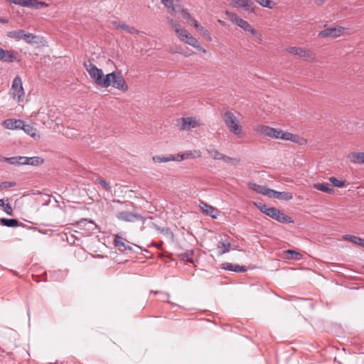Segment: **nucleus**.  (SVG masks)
I'll list each match as a JSON object with an SVG mask.
<instances>
[{"mask_svg": "<svg viewBox=\"0 0 364 364\" xmlns=\"http://www.w3.org/2000/svg\"><path fill=\"white\" fill-rule=\"evenodd\" d=\"M248 186L252 191H254L258 193L262 194V195H264V193H265V191L267 188V186H265L258 185L255 183H250L248 184Z\"/></svg>", "mask_w": 364, "mask_h": 364, "instance_id": "obj_31", "label": "nucleus"}, {"mask_svg": "<svg viewBox=\"0 0 364 364\" xmlns=\"http://www.w3.org/2000/svg\"><path fill=\"white\" fill-rule=\"evenodd\" d=\"M193 252L191 250L190 252H187L182 254L181 258L183 260H184L186 262L193 263Z\"/></svg>", "mask_w": 364, "mask_h": 364, "instance_id": "obj_37", "label": "nucleus"}, {"mask_svg": "<svg viewBox=\"0 0 364 364\" xmlns=\"http://www.w3.org/2000/svg\"><path fill=\"white\" fill-rule=\"evenodd\" d=\"M223 268L224 269L235 272H245L246 271L245 267L240 266L238 264H234L229 262H225L223 264Z\"/></svg>", "mask_w": 364, "mask_h": 364, "instance_id": "obj_22", "label": "nucleus"}, {"mask_svg": "<svg viewBox=\"0 0 364 364\" xmlns=\"http://www.w3.org/2000/svg\"><path fill=\"white\" fill-rule=\"evenodd\" d=\"M273 138L291 141L300 145L306 144L307 142L305 139L299 136V135L284 132L279 129H275V134H274Z\"/></svg>", "mask_w": 364, "mask_h": 364, "instance_id": "obj_5", "label": "nucleus"}, {"mask_svg": "<svg viewBox=\"0 0 364 364\" xmlns=\"http://www.w3.org/2000/svg\"><path fill=\"white\" fill-rule=\"evenodd\" d=\"M313 187L320 191L325 192L329 194H332L334 192V189L331 187L328 183H316L313 185Z\"/></svg>", "mask_w": 364, "mask_h": 364, "instance_id": "obj_20", "label": "nucleus"}, {"mask_svg": "<svg viewBox=\"0 0 364 364\" xmlns=\"http://www.w3.org/2000/svg\"><path fill=\"white\" fill-rule=\"evenodd\" d=\"M114 242V245L117 247L121 251L126 250H132V247L129 245H126V243L124 242V239L118 235L115 236Z\"/></svg>", "mask_w": 364, "mask_h": 364, "instance_id": "obj_26", "label": "nucleus"}, {"mask_svg": "<svg viewBox=\"0 0 364 364\" xmlns=\"http://www.w3.org/2000/svg\"><path fill=\"white\" fill-rule=\"evenodd\" d=\"M284 254L286 255V258L289 259L299 260L302 257V255L301 253L291 250L285 251Z\"/></svg>", "mask_w": 364, "mask_h": 364, "instance_id": "obj_30", "label": "nucleus"}, {"mask_svg": "<svg viewBox=\"0 0 364 364\" xmlns=\"http://www.w3.org/2000/svg\"><path fill=\"white\" fill-rule=\"evenodd\" d=\"M254 130L258 134H262L272 138H273V136L275 134L274 128L262 124H258L255 127Z\"/></svg>", "mask_w": 364, "mask_h": 364, "instance_id": "obj_15", "label": "nucleus"}, {"mask_svg": "<svg viewBox=\"0 0 364 364\" xmlns=\"http://www.w3.org/2000/svg\"><path fill=\"white\" fill-rule=\"evenodd\" d=\"M98 182L105 191H110L111 187L109 186V183L107 181L103 180V179H99Z\"/></svg>", "mask_w": 364, "mask_h": 364, "instance_id": "obj_47", "label": "nucleus"}, {"mask_svg": "<svg viewBox=\"0 0 364 364\" xmlns=\"http://www.w3.org/2000/svg\"><path fill=\"white\" fill-rule=\"evenodd\" d=\"M325 0H315V3L317 4V5H321L323 2H324Z\"/></svg>", "mask_w": 364, "mask_h": 364, "instance_id": "obj_59", "label": "nucleus"}, {"mask_svg": "<svg viewBox=\"0 0 364 364\" xmlns=\"http://www.w3.org/2000/svg\"><path fill=\"white\" fill-rule=\"evenodd\" d=\"M109 80L108 87L112 86L118 90L126 91L128 89V86L126 83L125 80L120 73H116L112 72L107 75Z\"/></svg>", "mask_w": 364, "mask_h": 364, "instance_id": "obj_4", "label": "nucleus"}, {"mask_svg": "<svg viewBox=\"0 0 364 364\" xmlns=\"http://www.w3.org/2000/svg\"><path fill=\"white\" fill-rule=\"evenodd\" d=\"M7 36L16 41L23 40L28 43H35V39L36 38V36L33 34L27 33L22 29L9 31L7 33Z\"/></svg>", "mask_w": 364, "mask_h": 364, "instance_id": "obj_6", "label": "nucleus"}, {"mask_svg": "<svg viewBox=\"0 0 364 364\" xmlns=\"http://www.w3.org/2000/svg\"><path fill=\"white\" fill-rule=\"evenodd\" d=\"M225 14L233 23L236 24L239 27H240L245 21L232 11H226Z\"/></svg>", "mask_w": 364, "mask_h": 364, "instance_id": "obj_27", "label": "nucleus"}, {"mask_svg": "<svg viewBox=\"0 0 364 364\" xmlns=\"http://www.w3.org/2000/svg\"><path fill=\"white\" fill-rule=\"evenodd\" d=\"M199 32L207 41H210L212 40V38L208 31L205 29L204 27H200Z\"/></svg>", "mask_w": 364, "mask_h": 364, "instance_id": "obj_44", "label": "nucleus"}, {"mask_svg": "<svg viewBox=\"0 0 364 364\" xmlns=\"http://www.w3.org/2000/svg\"><path fill=\"white\" fill-rule=\"evenodd\" d=\"M6 159H8V158H6V157H3L1 161H6Z\"/></svg>", "mask_w": 364, "mask_h": 364, "instance_id": "obj_62", "label": "nucleus"}, {"mask_svg": "<svg viewBox=\"0 0 364 364\" xmlns=\"http://www.w3.org/2000/svg\"><path fill=\"white\" fill-rule=\"evenodd\" d=\"M256 1L263 7L272 9L274 6L272 0H256Z\"/></svg>", "mask_w": 364, "mask_h": 364, "instance_id": "obj_40", "label": "nucleus"}, {"mask_svg": "<svg viewBox=\"0 0 364 364\" xmlns=\"http://www.w3.org/2000/svg\"><path fill=\"white\" fill-rule=\"evenodd\" d=\"M151 292L156 294H162L164 295V297L162 298L163 299H164L165 298H168L169 297V294H167V293H163V292H161V291H151Z\"/></svg>", "mask_w": 364, "mask_h": 364, "instance_id": "obj_54", "label": "nucleus"}, {"mask_svg": "<svg viewBox=\"0 0 364 364\" xmlns=\"http://www.w3.org/2000/svg\"><path fill=\"white\" fill-rule=\"evenodd\" d=\"M8 1L13 3L16 5H20L22 6H26L28 7V5H29V3H31V0H7Z\"/></svg>", "mask_w": 364, "mask_h": 364, "instance_id": "obj_41", "label": "nucleus"}, {"mask_svg": "<svg viewBox=\"0 0 364 364\" xmlns=\"http://www.w3.org/2000/svg\"><path fill=\"white\" fill-rule=\"evenodd\" d=\"M201 125L199 120L193 117H182L181 118V130H189L193 128L200 127Z\"/></svg>", "mask_w": 364, "mask_h": 364, "instance_id": "obj_11", "label": "nucleus"}, {"mask_svg": "<svg viewBox=\"0 0 364 364\" xmlns=\"http://www.w3.org/2000/svg\"><path fill=\"white\" fill-rule=\"evenodd\" d=\"M363 269H364V265H363Z\"/></svg>", "mask_w": 364, "mask_h": 364, "instance_id": "obj_64", "label": "nucleus"}, {"mask_svg": "<svg viewBox=\"0 0 364 364\" xmlns=\"http://www.w3.org/2000/svg\"><path fill=\"white\" fill-rule=\"evenodd\" d=\"M21 129H23L28 135L31 136L34 139L38 140L40 139V134H38V130L34 127L29 124H25L23 122V127L21 128Z\"/></svg>", "mask_w": 364, "mask_h": 364, "instance_id": "obj_19", "label": "nucleus"}, {"mask_svg": "<svg viewBox=\"0 0 364 364\" xmlns=\"http://www.w3.org/2000/svg\"><path fill=\"white\" fill-rule=\"evenodd\" d=\"M129 28V26L126 24V23H122V26H120V28H119V29L124 30V31H125L127 32H128Z\"/></svg>", "mask_w": 364, "mask_h": 364, "instance_id": "obj_53", "label": "nucleus"}, {"mask_svg": "<svg viewBox=\"0 0 364 364\" xmlns=\"http://www.w3.org/2000/svg\"><path fill=\"white\" fill-rule=\"evenodd\" d=\"M23 122L21 119H8L3 122V125L8 129H21L23 127Z\"/></svg>", "mask_w": 364, "mask_h": 364, "instance_id": "obj_14", "label": "nucleus"}, {"mask_svg": "<svg viewBox=\"0 0 364 364\" xmlns=\"http://www.w3.org/2000/svg\"><path fill=\"white\" fill-rule=\"evenodd\" d=\"M168 20L169 23H170L171 26L172 27V28L174 29L175 32H176V30H178L181 28L180 24H178L177 22H176L173 19L168 18Z\"/></svg>", "mask_w": 364, "mask_h": 364, "instance_id": "obj_48", "label": "nucleus"}, {"mask_svg": "<svg viewBox=\"0 0 364 364\" xmlns=\"http://www.w3.org/2000/svg\"><path fill=\"white\" fill-rule=\"evenodd\" d=\"M181 14H182V16L184 18H187V19H189L191 18V16L190 14H188V12L185 10V9H182L181 10Z\"/></svg>", "mask_w": 364, "mask_h": 364, "instance_id": "obj_52", "label": "nucleus"}, {"mask_svg": "<svg viewBox=\"0 0 364 364\" xmlns=\"http://www.w3.org/2000/svg\"><path fill=\"white\" fill-rule=\"evenodd\" d=\"M348 158L353 164H364V152H352Z\"/></svg>", "mask_w": 364, "mask_h": 364, "instance_id": "obj_23", "label": "nucleus"}, {"mask_svg": "<svg viewBox=\"0 0 364 364\" xmlns=\"http://www.w3.org/2000/svg\"><path fill=\"white\" fill-rule=\"evenodd\" d=\"M201 156V153L198 150L187 151L182 154H178L176 157L178 159V161H182L190 158H199Z\"/></svg>", "mask_w": 364, "mask_h": 364, "instance_id": "obj_18", "label": "nucleus"}, {"mask_svg": "<svg viewBox=\"0 0 364 364\" xmlns=\"http://www.w3.org/2000/svg\"><path fill=\"white\" fill-rule=\"evenodd\" d=\"M183 42L194 48L199 47V42L195 37L191 35H190Z\"/></svg>", "mask_w": 364, "mask_h": 364, "instance_id": "obj_35", "label": "nucleus"}, {"mask_svg": "<svg viewBox=\"0 0 364 364\" xmlns=\"http://www.w3.org/2000/svg\"><path fill=\"white\" fill-rule=\"evenodd\" d=\"M11 90H13V97L16 98L18 102L23 100L25 92L22 86V80L20 76L17 75L13 80Z\"/></svg>", "mask_w": 364, "mask_h": 364, "instance_id": "obj_7", "label": "nucleus"}, {"mask_svg": "<svg viewBox=\"0 0 364 364\" xmlns=\"http://www.w3.org/2000/svg\"><path fill=\"white\" fill-rule=\"evenodd\" d=\"M16 185L15 182L12 181H4L0 183V190L7 189L11 187H14Z\"/></svg>", "mask_w": 364, "mask_h": 364, "instance_id": "obj_43", "label": "nucleus"}, {"mask_svg": "<svg viewBox=\"0 0 364 364\" xmlns=\"http://www.w3.org/2000/svg\"><path fill=\"white\" fill-rule=\"evenodd\" d=\"M343 239L346 241H350L352 243L364 247V239L350 235H343Z\"/></svg>", "mask_w": 364, "mask_h": 364, "instance_id": "obj_24", "label": "nucleus"}, {"mask_svg": "<svg viewBox=\"0 0 364 364\" xmlns=\"http://www.w3.org/2000/svg\"><path fill=\"white\" fill-rule=\"evenodd\" d=\"M18 53L14 50H5L0 47V60L2 62L12 63L16 60Z\"/></svg>", "mask_w": 364, "mask_h": 364, "instance_id": "obj_10", "label": "nucleus"}, {"mask_svg": "<svg viewBox=\"0 0 364 364\" xmlns=\"http://www.w3.org/2000/svg\"><path fill=\"white\" fill-rule=\"evenodd\" d=\"M84 67L89 73L90 77L95 81V84L104 88L108 87L109 80L106 75H104L102 70L91 63L90 60L84 62Z\"/></svg>", "mask_w": 364, "mask_h": 364, "instance_id": "obj_2", "label": "nucleus"}, {"mask_svg": "<svg viewBox=\"0 0 364 364\" xmlns=\"http://www.w3.org/2000/svg\"><path fill=\"white\" fill-rule=\"evenodd\" d=\"M229 2L233 7L244 8L247 11L252 10L254 6L251 0H229Z\"/></svg>", "mask_w": 364, "mask_h": 364, "instance_id": "obj_13", "label": "nucleus"}, {"mask_svg": "<svg viewBox=\"0 0 364 364\" xmlns=\"http://www.w3.org/2000/svg\"><path fill=\"white\" fill-rule=\"evenodd\" d=\"M286 50L293 55L299 56L304 60H313L314 55L309 50L300 47H289Z\"/></svg>", "mask_w": 364, "mask_h": 364, "instance_id": "obj_9", "label": "nucleus"}, {"mask_svg": "<svg viewBox=\"0 0 364 364\" xmlns=\"http://www.w3.org/2000/svg\"><path fill=\"white\" fill-rule=\"evenodd\" d=\"M223 119L230 132L237 137H242L243 136L242 126L232 112L228 110L224 112Z\"/></svg>", "mask_w": 364, "mask_h": 364, "instance_id": "obj_3", "label": "nucleus"}, {"mask_svg": "<svg viewBox=\"0 0 364 364\" xmlns=\"http://www.w3.org/2000/svg\"><path fill=\"white\" fill-rule=\"evenodd\" d=\"M7 22H8V21L6 19L2 18H0V23H6Z\"/></svg>", "mask_w": 364, "mask_h": 364, "instance_id": "obj_61", "label": "nucleus"}, {"mask_svg": "<svg viewBox=\"0 0 364 364\" xmlns=\"http://www.w3.org/2000/svg\"><path fill=\"white\" fill-rule=\"evenodd\" d=\"M196 48H198V50L201 51L203 53H206V50L205 48H203V47H201L200 45H199V47H196Z\"/></svg>", "mask_w": 364, "mask_h": 364, "instance_id": "obj_58", "label": "nucleus"}, {"mask_svg": "<svg viewBox=\"0 0 364 364\" xmlns=\"http://www.w3.org/2000/svg\"><path fill=\"white\" fill-rule=\"evenodd\" d=\"M87 221V220H84L81 221V223H85Z\"/></svg>", "mask_w": 364, "mask_h": 364, "instance_id": "obj_63", "label": "nucleus"}, {"mask_svg": "<svg viewBox=\"0 0 364 364\" xmlns=\"http://www.w3.org/2000/svg\"><path fill=\"white\" fill-rule=\"evenodd\" d=\"M275 198L278 200H290L293 198V195L290 192H279L277 191L276 197Z\"/></svg>", "mask_w": 364, "mask_h": 364, "instance_id": "obj_32", "label": "nucleus"}, {"mask_svg": "<svg viewBox=\"0 0 364 364\" xmlns=\"http://www.w3.org/2000/svg\"><path fill=\"white\" fill-rule=\"evenodd\" d=\"M208 155L215 160H223L224 154L215 149H207Z\"/></svg>", "mask_w": 364, "mask_h": 364, "instance_id": "obj_33", "label": "nucleus"}, {"mask_svg": "<svg viewBox=\"0 0 364 364\" xmlns=\"http://www.w3.org/2000/svg\"><path fill=\"white\" fill-rule=\"evenodd\" d=\"M250 35H251L254 40L259 43L262 42V35L260 32L256 30L255 28L251 26L248 31H247Z\"/></svg>", "mask_w": 364, "mask_h": 364, "instance_id": "obj_29", "label": "nucleus"}, {"mask_svg": "<svg viewBox=\"0 0 364 364\" xmlns=\"http://www.w3.org/2000/svg\"><path fill=\"white\" fill-rule=\"evenodd\" d=\"M161 3L171 12L176 11L173 0H161Z\"/></svg>", "mask_w": 364, "mask_h": 364, "instance_id": "obj_42", "label": "nucleus"}, {"mask_svg": "<svg viewBox=\"0 0 364 364\" xmlns=\"http://www.w3.org/2000/svg\"><path fill=\"white\" fill-rule=\"evenodd\" d=\"M277 194V191L272 190L267 187L264 195L271 198H275Z\"/></svg>", "mask_w": 364, "mask_h": 364, "instance_id": "obj_46", "label": "nucleus"}, {"mask_svg": "<svg viewBox=\"0 0 364 364\" xmlns=\"http://www.w3.org/2000/svg\"><path fill=\"white\" fill-rule=\"evenodd\" d=\"M193 21V26L196 28H197L198 30V31H200V27H202L198 22L197 21H196L195 19H192Z\"/></svg>", "mask_w": 364, "mask_h": 364, "instance_id": "obj_56", "label": "nucleus"}, {"mask_svg": "<svg viewBox=\"0 0 364 364\" xmlns=\"http://www.w3.org/2000/svg\"><path fill=\"white\" fill-rule=\"evenodd\" d=\"M176 33L182 41H184L191 35L186 29L181 28L176 30Z\"/></svg>", "mask_w": 364, "mask_h": 364, "instance_id": "obj_34", "label": "nucleus"}, {"mask_svg": "<svg viewBox=\"0 0 364 364\" xmlns=\"http://www.w3.org/2000/svg\"><path fill=\"white\" fill-rule=\"evenodd\" d=\"M153 161L155 163H165L171 161H177L178 160L176 156L169 154L167 156H154L152 157Z\"/></svg>", "mask_w": 364, "mask_h": 364, "instance_id": "obj_25", "label": "nucleus"}, {"mask_svg": "<svg viewBox=\"0 0 364 364\" xmlns=\"http://www.w3.org/2000/svg\"><path fill=\"white\" fill-rule=\"evenodd\" d=\"M88 223L91 225L92 227L89 228V229L95 230L97 228V225L95 223H94L92 221H88Z\"/></svg>", "mask_w": 364, "mask_h": 364, "instance_id": "obj_57", "label": "nucleus"}, {"mask_svg": "<svg viewBox=\"0 0 364 364\" xmlns=\"http://www.w3.org/2000/svg\"><path fill=\"white\" fill-rule=\"evenodd\" d=\"M110 23L117 29H119L120 26H122V22L117 18H115L114 20L110 21Z\"/></svg>", "mask_w": 364, "mask_h": 364, "instance_id": "obj_50", "label": "nucleus"}, {"mask_svg": "<svg viewBox=\"0 0 364 364\" xmlns=\"http://www.w3.org/2000/svg\"><path fill=\"white\" fill-rule=\"evenodd\" d=\"M4 199H0V208H2L4 206Z\"/></svg>", "mask_w": 364, "mask_h": 364, "instance_id": "obj_60", "label": "nucleus"}, {"mask_svg": "<svg viewBox=\"0 0 364 364\" xmlns=\"http://www.w3.org/2000/svg\"><path fill=\"white\" fill-rule=\"evenodd\" d=\"M127 33H139V31L136 29H135L134 27H131L129 26V31Z\"/></svg>", "mask_w": 364, "mask_h": 364, "instance_id": "obj_55", "label": "nucleus"}, {"mask_svg": "<svg viewBox=\"0 0 364 364\" xmlns=\"http://www.w3.org/2000/svg\"><path fill=\"white\" fill-rule=\"evenodd\" d=\"M117 218L119 220L125 221V222H131L133 223L136 220H141L143 224L146 220V218H144L141 215L134 214L128 211H122L119 212L117 215Z\"/></svg>", "mask_w": 364, "mask_h": 364, "instance_id": "obj_8", "label": "nucleus"}, {"mask_svg": "<svg viewBox=\"0 0 364 364\" xmlns=\"http://www.w3.org/2000/svg\"><path fill=\"white\" fill-rule=\"evenodd\" d=\"M200 208L206 213V215L210 216L213 218H216L217 215L215 213H218L217 209L213 206L207 204L204 201L200 200L199 203Z\"/></svg>", "mask_w": 364, "mask_h": 364, "instance_id": "obj_17", "label": "nucleus"}, {"mask_svg": "<svg viewBox=\"0 0 364 364\" xmlns=\"http://www.w3.org/2000/svg\"><path fill=\"white\" fill-rule=\"evenodd\" d=\"M0 222L3 225L9 227V228H15V227H17L19 225L18 220L17 219H14V218L9 219V218H3L0 219Z\"/></svg>", "mask_w": 364, "mask_h": 364, "instance_id": "obj_28", "label": "nucleus"}, {"mask_svg": "<svg viewBox=\"0 0 364 364\" xmlns=\"http://www.w3.org/2000/svg\"><path fill=\"white\" fill-rule=\"evenodd\" d=\"M32 1L29 3V5H28V7L31 8H35V9H40L43 6H47V4L42 1H38L37 0H31Z\"/></svg>", "mask_w": 364, "mask_h": 364, "instance_id": "obj_36", "label": "nucleus"}, {"mask_svg": "<svg viewBox=\"0 0 364 364\" xmlns=\"http://www.w3.org/2000/svg\"><path fill=\"white\" fill-rule=\"evenodd\" d=\"M251 26H252L247 21H245L244 23L241 25L240 28H242L245 31H248Z\"/></svg>", "mask_w": 364, "mask_h": 364, "instance_id": "obj_51", "label": "nucleus"}, {"mask_svg": "<svg viewBox=\"0 0 364 364\" xmlns=\"http://www.w3.org/2000/svg\"><path fill=\"white\" fill-rule=\"evenodd\" d=\"M3 210L9 215H13V209L11 205L9 203L4 204V206L3 207Z\"/></svg>", "mask_w": 364, "mask_h": 364, "instance_id": "obj_49", "label": "nucleus"}, {"mask_svg": "<svg viewBox=\"0 0 364 364\" xmlns=\"http://www.w3.org/2000/svg\"><path fill=\"white\" fill-rule=\"evenodd\" d=\"M254 205L262 213L279 223H291L294 222L291 217L285 215L283 212L276 208H269L267 205L260 202H254Z\"/></svg>", "mask_w": 364, "mask_h": 364, "instance_id": "obj_1", "label": "nucleus"}, {"mask_svg": "<svg viewBox=\"0 0 364 364\" xmlns=\"http://www.w3.org/2000/svg\"><path fill=\"white\" fill-rule=\"evenodd\" d=\"M343 28L342 27L338 28H328L321 31L318 34L320 38L332 37L336 38L342 33Z\"/></svg>", "mask_w": 364, "mask_h": 364, "instance_id": "obj_12", "label": "nucleus"}, {"mask_svg": "<svg viewBox=\"0 0 364 364\" xmlns=\"http://www.w3.org/2000/svg\"><path fill=\"white\" fill-rule=\"evenodd\" d=\"M329 181L333 183V186L341 188L345 185V181H340L335 177H330Z\"/></svg>", "mask_w": 364, "mask_h": 364, "instance_id": "obj_38", "label": "nucleus"}, {"mask_svg": "<svg viewBox=\"0 0 364 364\" xmlns=\"http://www.w3.org/2000/svg\"><path fill=\"white\" fill-rule=\"evenodd\" d=\"M223 161H224L225 162H226L228 164H238L240 160L239 159L231 158L230 156L224 155Z\"/></svg>", "mask_w": 364, "mask_h": 364, "instance_id": "obj_45", "label": "nucleus"}, {"mask_svg": "<svg viewBox=\"0 0 364 364\" xmlns=\"http://www.w3.org/2000/svg\"><path fill=\"white\" fill-rule=\"evenodd\" d=\"M217 248L220 255H223L228 252L231 248V243L228 240H221L217 245Z\"/></svg>", "mask_w": 364, "mask_h": 364, "instance_id": "obj_21", "label": "nucleus"}, {"mask_svg": "<svg viewBox=\"0 0 364 364\" xmlns=\"http://www.w3.org/2000/svg\"><path fill=\"white\" fill-rule=\"evenodd\" d=\"M21 159H22V156H13L8 158V159H6V162L10 164L22 165V161Z\"/></svg>", "mask_w": 364, "mask_h": 364, "instance_id": "obj_39", "label": "nucleus"}, {"mask_svg": "<svg viewBox=\"0 0 364 364\" xmlns=\"http://www.w3.org/2000/svg\"><path fill=\"white\" fill-rule=\"evenodd\" d=\"M22 165L39 166L44 162V159L39 156H22Z\"/></svg>", "mask_w": 364, "mask_h": 364, "instance_id": "obj_16", "label": "nucleus"}]
</instances>
